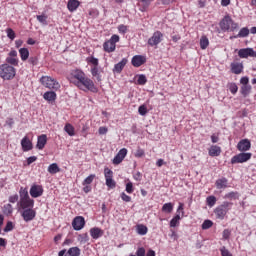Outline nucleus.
I'll list each match as a JSON object with an SVG mask.
<instances>
[{"mask_svg":"<svg viewBox=\"0 0 256 256\" xmlns=\"http://www.w3.org/2000/svg\"><path fill=\"white\" fill-rule=\"evenodd\" d=\"M70 83H73L81 91H91V93H98L99 89L95 86V82L91 80L85 72L82 70L76 69L72 70L69 76Z\"/></svg>","mask_w":256,"mask_h":256,"instance_id":"1","label":"nucleus"},{"mask_svg":"<svg viewBox=\"0 0 256 256\" xmlns=\"http://www.w3.org/2000/svg\"><path fill=\"white\" fill-rule=\"evenodd\" d=\"M220 29L224 32L230 31L233 33L239 30V24L233 21V18H231V16L227 15L220 21Z\"/></svg>","mask_w":256,"mask_h":256,"instance_id":"2","label":"nucleus"},{"mask_svg":"<svg viewBox=\"0 0 256 256\" xmlns=\"http://www.w3.org/2000/svg\"><path fill=\"white\" fill-rule=\"evenodd\" d=\"M16 73L15 67L9 64L1 65V78L4 79V81H11V79L15 78Z\"/></svg>","mask_w":256,"mask_h":256,"instance_id":"3","label":"nucleus"},{"mask_svg":"<svg viewBox=\"0 0 256 256\" xmlns=\"http://www.w3.org/2000/svg\"><path fill=\"white\" fill-rule=\"evenodd\" d=\"M233 207V204L231 202L225 201L220 206L216 207L214 210V213L217 217V219H225V215L229 213L230 209Z\"/></svg>","mask_w":256,"mask_h":256,"instance_id":"4","label":"nucleus"},{"mask_svg":"<svg viewBox=\"0 0 256 256\" xmlns=\"http://www.w3.org/2000/svg\"><path fill=\"white\" fill-rule=\"evenodd\" d=\"M40 83H41V85H43L47 89L57 90L61 87L59 82H57V80L53 79L51 76H42L40 78Z\"/></svg>","mask_w":256,"mask_h":256,"instance_id":"5","label":"nucleus"},{"mask_svg":"<svg viewBox=\"0 0 256 256\" xmlns=\"http://www.w3.org/2000/svg\"><path fill=\"white\" fill-rule=\"evenodd\" d=\"M253 154L251 152H241L231 158V164L237 165V163H247Z\"/></svg>","mask_w":256,"mask_h":256,"instance_id":"6","label":"nucleus"},{"mask_svg":"<svg viewBox=\"0 0 256 256\" xmlns=\"http://www.w3.org/2000/svg\"><path fill=\"white\" fill-rule=\"evenodd\" d=\"M183 203H179V206L176 211V215L170 221V227H178L181 217L185 216V211L183 210Z\"/></svg>","mask_w":256,"mask_h":256,"instance_id":"7","label":"nucleus"},{"mask_svg":"<svg viewBox=\"0 0 256 256\" xmlns=\"http://www.w3.org/2000/svg\"><path fill=\"white\" fill-rule=\"evenodd\" d=\"M104 177L106 179V185L109 187V189H115V187H117V182L113 180V170L105 168Z\"/></svg>","mask_w":256,"mask_h":256,"instance_id":"8","label":"nucleus"},{"mask_svg":"<svg viewBox=\"0 0 256 256\" xmlns=\"http://www.w3.org/2000/svg\"><path fill=\"white\" fill-rule=\"evenodd\" d=\"M161 41H163V33L156 31L153 33L152 37L148 39V45H150V47H157Z\"/></svg>","mask_w":256,"mask_h":256,"instance_id":"9","label":"nucleus"},{"mask_svg":"<svg viewBox=\"0 0 256 256\" xmlns=\"http://www.w3.org/2000/svg\"><path fill=\"white\" fill-rule=\"evenodd\" d=\"M21 216L26 223H29V221H33L37 217V212L33 208H28L21 212Z\"/></svg>","mask_w":256,"mask_h":256,"instance_id":"10","label":"nucleus"},{"mask_svg":"<svg viewBox=\"0 0 256 256\" xmlns=\"http://www.w3.org/2000/svg\"><path fill=\"white\" fill-rule=\"evenodd\" d=\"M6 64L12 65L13 67H17L19 65V58H17L16 50H11L8 53V57L6 58Z\"/></svg>","mask_w":256,"mask_h":256,"instance_id":"11","label":"nucleus"},{"mask_svg":"<svg viewBox=\"0 0 256 256\" xmlns=\"http://www.w3.org/2000/svg\"><path fill=\"white\" fill-rule=\"evenodd\" d=\"M72 227L74 231H81L85 227V218L83 216H77L72 221Z\"/></svg>","mask_w":256,"mask_h":256,"instance_id":"12","label":"nucleus"},{"mask_svg":"<svg viewBox=\"0 0 256 256\" xmlns=\"http://www.w3.org/2000/svg\"><path fill=\"white\" fill-rule=\"evenodd\" d=\"M240 59H247V57H256V51L253 48H242L238 51Z\"/></svg>","mask_w":256,"mask_h":256,"instance_id":"13","label":"nucleus"},{"mask_svg":"<svg viewBox=\"0 0 256 256\" xmlns=\"http://www.w3.org/2000/svg\"><path fill=\"white\" fill-rule=\"evenodd\" d=\"M238 151L241 153H245V151H249L251 149V141L249 139H242L237 144Z\"/></svg>","mask_w":256,"mask_h":256,"instance_id":"14","label":"nucleus"},{"mask_svg":"<svg viewBox=\"0 0 256 256\" xmlns=\"http://www.w3.org/2000/svg\"><path fill=\"white\" fill-rule=\"evenodd\" d=\"M125 157H127V148H122L114 157L113 164L119 165L120 163H123V159H125Z\"/></svg>","mask_w":256,"mask_h":256,"instance_id":"15","label":"nucleus"},{"mask_svg":"<svg viewBox=\"0 0 256 256\" xmlns=\"http://www.w3.org/2000/svg\"><path fill=\"white\" fill-rule=\"evenodd\" d=\"M30 195L34 199H37V197H41L43 195V186L34 184L30 188Z\"/></svg>","mask_w":256,"mask_h":256,"instance_id":"16","label":"nucleus"},{"mask_svg":"<svg viewBox=\"0 0 256 256\" xmlns=\"http://www.w3.org/2000/svg\"><path fill=\"white\" fill-rule=\"evenodd\" d=\"M131 63L133 67H141V65H145V63H147V57L143 55H135L133 56Z\"/></svg>","mask_w":256,"mask_h":256,"instance_id":"17","label":"nucleus"},{"mask_svg":"<svg viewBox=\"0 0 256 256\" xmlns=\"http://www.w3.org/2000/svg\"><path fill=\"white\" fill-rule=\"evenodd\" d=\"M19 205L21 209H33V206L35 205V201L31 198H26L24 200L19 201Z\"/></svg>","mask_w":256,"mask_h":256,"instance_id":"18","label":"nucleus"},{"mask_svg":"<svg viewBox=\"0 0 256 256\" xmlns=\"http://www.w3.org/2000/svg\"><path fill=\"white\" fill-rule=\"evenodd\" d=\"M21 147L24 152L31 151L33 149V142L29 140V137L25 136L21 140Z\"/></svg>","mask_w":256,"mask_h":256,"instance_id":"19","label":"nucleus"},{"mask_svg":"<svg viewBox=\"0 0 256 256\" xmlns=\"http://www.w3.org/2000/svg\"><path fill=\"white\" fill-rule=\"evenodd\" d=\"M45 145H47V135L42 134L37 138L36 149H39L41 151L45 149Z\"/></svg>","mask_w":256,"mask_h":256,"instance_id":"20","label":"nucleus"},{"mask_svg":"<svg viewBox=\"0 0 256 256\" xmlns=\"http://www.w3.org/2000/svg\"><path fill=\"white\" fill-rule=\"evenodd\" d=\"M250 30L247 27H243L240 29L239 33L235 36H230V39H243L245 37H249Z\"/></svg>","mask_w":256,"mask_h":256,"instance_id":"21","label":"nucleus"},{"mask_svg":"<svg viewBox=\"0 0 256 256\" xmlns=\"http://www.w3.org/2000/svg\"><path fill=\"white\" fill-rule=\"evenodd\" d=\"M127 58H123L120 62L114 65L113 73H121L123 69H125V65H127Z\"/></svg>","mask_w":256,"mask_h":256,"instance_id":"22","label":"nucleus"},{"mask_svg":"<svg viewBox=\"0 0 256 256\" xmlns=\"http://www.w3.org/2000/svg\"><path fill=\"white\" fill-rule=\"evenodd\" d=\"M232 73L234 75H241L243 73V64L242 63H231L230 65Z\"/></svg>","mask_w":256,"mask_h":256,"instance_id":"23","label":"nucleus"},{"mask_svg":"<svg viewBox=\"0 0 256 256\" xmlns=\"http://www.w3.org/2000/svg\"><path fill=\"white\" fill-rule=\"evenodd\" d=\"M81 5V2L78 0H69L67 4V9L70 11V13H73L79 9V6Z\"/></svg>","mask_w":256,"mask_h":256,"instance_id":"24","label":"nucleus"},{"mask_svg":"<svg viewBox=\"0 0 256 256\" xmlns=\"http://www.w3.org/2000/svg\"><path fill=\"white\" fill-rule=\"evenodd\" d=\"M90 235L92 239H99L100 237H103V230L99 227H93L90 229Z\"/></svg>","mask_w":256,"mask_h":256,"instance_id":"25","label":"nucleus"},{"mask_svg":"<svg viewBox=\"0 0 256 256\" xmlns=\"http://www.w3.org/2000/svg\"><path fill=\"white\" fill-rule=\"evenodd\" d=\"M228 183H229V180H227V178L225 177L219 178L215 182L216 189H227Z\"/></svg>","mask_w":256,"mask_h":256,"instance_id":"26","label":"nucleus"},{"mask_svg":"<svg viewBox=\"0 0 256 256\" xmlns=\"http://www.w3.org/2000/svg\"><path fill=\"white\" fill-rule=\"evenodd\" d=\"M43 98L45 101H48L49 103H53L57 99V93L54 91H47L44 93Z\"/></svg>","mask_w":256,"mask_h":256,"instance_id":"27","label":"nucleus"},{"mask_svg":"<svg viewBox=\"0 0 256 256\" xmlns=\"http://www.w3.org/2000/svg\"><path fill=\"white\" fill-rule=\"evenodd\" d=\"M209 155L210 157H219L221 155V147L217 145H213L209 149Z\"/></svg>","mask_w":256,"mask_h":256,"instance_id":"28","label":"nucleus"},{"mask_svg":"<svg viewBox=\"0 0 256 256\" xmlns=\"http://www.w3.org/2000/svg\"><path fill=\"white\" fill-rule=\"evenodd\" d=\"M103 47H104V51H106V53H113V51H115L117 45L110 42V40H108L103 44Z\"/></svg>","mask_w":256,"mask_h":256,"instance_id":"29","label":"nucleus"},{"mask_svg":"<svg viewBox=\"0 0 256 256\" xmlns=\"http://www.w3.org/2000/svg\"><path fill=\"white\" fill-rule=\"evenodd\" d=\"M36 19L44 27H47V25H49V22H47V19H49V17L45 13L37 15Z\"/></svg>","mask_w":256,"mask_h":256,"instance_id":"30","label":"nucleus"},{"mask_svg":"<svg viewBox=\"0 0 256 256\" xmlns=\"http://www.w3.org/2000/svg\"><path fill=\"white\" fill-rule=\"evenodd\" d=\"M80 255H81V249L79 247H72L65 254V256H80Z\"/></svg>","mask_w":256,"mask_h":256,"instance_id":"31","label":"nucleus"},{"mask_svg":"<svg viewBox=\"0 0 256 256\" xmlns=\"http://www.w3.org/2000/svg\"><path fill=\"white\" fill-rule=\"evenodd\" d=\"M148 231H149V229L147 228V226H145L143 224L136 225V233L138 235H147Z\"/></svg>","mask_w":256,"mask_h":256,"instance_id":"32","label":"nucleus"},{"mask_svg":"<svg viewBox=\"0 0 256 256\" xmlns=\"http://www.w3.org/2000/svg\"><path fill=\"white\" fill-rule=\"evenodd\" d=\"M61 171V168H59V165L57 163H52L48 166V173L51 175H55Z\"/></svg>","mask_w":256,"mask_h":256,"instance_id":"33","label":"nucleus"},{"mask_svg":"<svg viewBox=\"0 0 256 256\" xmlns=\"http://www.w3.org/2000/svg\"><path fill=\"white\" fill-rule=\"evenodd\" d=\"M19 54L22 59V61H27L29 59V49L27 48H20L19 49Z\"/></svg>","mask_w":256,"mask_h":256,"instance_id":"34","label":"nucleus"},{"mask_svg":"<svg viewBox=\"0 0 256 256\" xmlns=\"http://www.w3.org/2000/svg\"><path fill=\"white\" fill-rule=\"evenodd\" d=\"M240 93L241 95H243V97H247V95H249V93H251V85H242L241 89H240Z\"/></svg>","mask_w":256,"mask_h":256,"instance_id":"35","label":"nucleus"},{"mask_svg":"<svg viewBox=\"0 0 256 256\" xmlns=\"http://www.w3.org/2000/svg\"><path fill=\"white\" fill-rule=\"evenodd\" d=\"M19 195H20V201H23L25 199H30L29 191H27V188L21 187L19 191Z\"/></svg>","mask_w":256,"mask_h":256,"instance_id":"36","label":"nucleus"},{"mask_svg":"<svg viewBox=\"0 0 256 256\" xmlns=\"http://www.w3.org/2000/svg\"><path fill=\"white\" fill-rule=\"evenodd\" d=\"M64 131L70 136H75V128L70 123L66 124L64 127Z\"/></svg>","mask_w":256,"mask_h":256,"instance_id":"37","label":"nucleus"},{"mask_svg":"<svg viewBox=\"0 0 256 256\" xmlns=\"http://www.w3.org/2000/svg\"><path fill=\"white\" fill-rule=\"evenodd\" d=\"M209 47V38L207 36H202L200 39V48L205 50Z\"/></svg>","mask_w":256,"mask_h":256,"instance_id":"38","label":"nucleus"},{"mask_svg":"<svg viewBox=\"0 0 256 256\" xmlns=\"http://www.w3.org/2000/svg\"><path fill=\"white\" fill-rule=\"evenodd\" d=\"M162 212L163 213H172L173 212V203H171V202L165 203L162 206Z\"/></svg>","mask_w":256,"mask_h":256,"instance_id":"39","label":"nucleus"},{"mask_svg":"<svg viewBox=\"0 0 256 256\" xmlns=\"http://www.w3.org/2000/svg\"><path fill=\"white\" fill-rule=\"evenodd\" d=\"M228 89H229L230 93H232V95H235L237 93V91H239V87L237 86V84L235 82L229 83Z\"/></svg>","mask_w":256,"mask_h":256,"instance_id":"40","label":"nucleus"},{"mask_svg":"<svg viewBox=\"0 0 256 256\" xmlns=\"http://www.w3.org/2000/svg\"><path fill=\"white\" fill-rule=\"evenodd\" d=\"M206 203L208 207H215V203H217V198L215 196H208L206 198Z\"/></svg>","mask_w":256,"mask_h":256,"instance_id":"41","label":"nucleus"},{"mask_svg":"<svg viewBox=\"0 0 256 256\" xmlns=\"http://www.w3.org/2000/svg\"><path fill=\"white\" fill-rule=\"evenodd\" d=\"M91 75L96 77L97 81H101V74H99V68L97 66L91 68Z\"/></svg>","mask_w":256,"mask_h":256,"instance_id":"42","label":"nucleus"},{"mask_svg":"<svg viewBox=\"0 0 256 256\" xmlns=\"http://www.w3.org/2000/svg\"><path fill=\"white\" fill-rule=\"evenodd\" d=\"M224 199H239V192H229L225 194Z\"/></svg>","mask_w":256,"mask_h":256,"instance_id":"43","label":"nucleus"},{"mask_svg":"<svg viewBox=\"0 0 256 256\" xmlns=\"http://www.w3.org/2000/svg\"><path fill=\"white\" fill-rule=\"evenodd\" d=\"M95 177H96L95 174H90L88 177L84 179V181L82 182V185H91Z\"/></svg>","mask_w":256,"mask_h":256,"instance_id":"44","label":"nucleus"},{"mask_svg":"<svg viewBox=\"0 0 256 256\" xmlns=\"http://www.w3.org/2000/svg\"><path fill=\"white\" fill-rule=\"evenodd\" d=\"M147 83V76L144 74L138 75L137 85H145Z\"/></svg>","mask_w":256,"mask_h":256,"instance_id":"45","label":"nucleus"},{"mask_svg":"<svg viewBox=\"0 0 256 256\" xmlns=\"http://www.w3.org/2000/svg\"><path fill=\"white\" fill-rule=\"evenodd\" d=\"M138 113L142 117H145V115H147V105H145V104L140 105L139 108H138Z\"/></svg>","mask_w":256,"mask_h":256,"instance_id":"46","label":"nucleus"},{"mask_svg":"<svg viewBox=\"0 0 256 256\" xmlns=\"http://www.w3.org/2000/svg\"><path fill=\"white\" fill-rule=\"evenodd\" d=\"M211 227H213V221H211V220H205L202 223V229L203 230L211 229Z\"/></svg>","mask_w":256,"mask_h":256,"instance_id":"47","label":"nucleus"},{"mask_svg":"<svg viewBox=\"0 0 256 256\" xmlns=\"http://www.w3.org/2000/svg\"><path fill=\"white\" fill-rule=\"evenodd\" d=\"M78 238H79L80 243H88V241H89V234H87V233L80 234L78 236Z\"/></svg>","mask_w":256,"mask_h":256,"instance_id":"48","label":"nucleus"},{"mask_svg":"<svg viewBox=\"0 0 256 256\" xmlns=\"http://www.w3.org/2000/svg\"><path fill=\"white\" fill-rule=\"evenodd\" d=\"M6 33H7L8 39H11V41L15 40V37H16L15 31H13L11 28H8L6 30Z\"/></svg>","mask_w":256,"mask_h":256,"instance_id":"49","label":"nucleus"},{"mask_svg":"<svg viewBox=\"0 0 256 256\" xmlns=\"http://www.w3.org/2000/svg\"><path fill=\"white\" fill-rule=\"evenodd\" d=\"M4 213H7V215H11V213H13V205L11 204L4 205Z\"/></svg>","mask_w":256,"mask_h":256,"instance_id":"50","label":"nucleus"},{"mask_svg":"<svg viewBox=\"0 0 256 256\" xmlns=\"http://www.w3.org/2000/svg\"><path fill=\"white\" fill-rule=\"evenodd\" d=\"M13 228H14L13 222L8 221L4 228V231H5V233H9V231H13Z\"/></svg>","mask_w":256,"mask_h":256,"instance_id":"51","label":"nucleus"},{"mask_svg":"<svg viewBox=\"0 0 256 256\" xmlns=\"http://www.w3.org/2000/svg\"><path fill=\"white\" fill-rule=\"evenodd\" d=\"M120 197L122 201H125V203H131V196L126 195L125 192H122Z\"/></svg>","mask_w":256,"mask_h":256,"instance_id":"52","label":"nucleus"},{"mask_svg":"<svg viewBox=\"0 0 256 256\" xmlns=\"http://www.w3.org/2000/svg\"><path fill=\"white\" fill-rule=\"evenodd\" d=\"M8 201L9 203H17L19 201V195L14 194L9 196Z\"/></svg>","mask_w":256,"mask_h":256,"instance_id":"53","label":"nucleus"},{"mask_svg":"<svg viewBox=\"0 0 256 256\" xmlns=\"http://www.w3.org/2000/svg\"><path fill=\"white\" fill-rule=\"evenodd\" d=\"M108 41L116 45V43H119V35L117 34L112 35Z\"/></svg>","mask_w":256,"mask_h":256,"instance_id":"54","label":"nucleus"},{"mask_svg":"<svg viewBox=\"0 0 256 256\" xmlns=\"http://www.w3.org/2000/svg\"><path fill=\"white\" fill-rule=\"evenodd\" d=\"M135 157H138V158L145 157V150L138 148L136 150Z\"/></svg>","mask_w":256,"mask_h":256,"instance_id":"55","label":"nucleus"},{"mask_svg":"<svg viewBox=\"0 0 256 256\" xmlns=\"http://www.w3.org/2000/svg\"><path fill=\"white\" fill-rule=\"evenodd\" d=\"M220 251L222 256H233V254H231V252H229L225 246H223Z\"/></svg>","mask_w":256,"mask_h":256,"instance_id":"56","label":"nucleus"},{"mask_svg":"<svg viewBox=\"0 0 256 256\" xmlns=\"http://www.w3.org/2000/svg\"><path fill=\"white\" fill-rule=\"evenodd\" d=\"M141 3H142V7L144 9L142 11H145V9H147L151 5V0H141Z\"/></svg>","mask_w":256,"mask_h":256,"instance_id":"57","label":"nucleus"},{"mask_svg":"<svg viewBox=\"0 0 256 256\" xmlns=\"http://www.w3.org/2000/svg\"><path fill=\"white\" fill-rule=\"evenodd\" d=\"M126 193H129V194L133 193V183L132 182H128L126 184Z\"/></svg>","mask_w":256,"mask_h":256,"instance_id":"58","label":"nucleus"},{"mask_svg":"<svg viewBox=\"0 0 256 256\" xmlns=\"http://www.w3.org/2000/svg\"><path fill=\"white\" fill-rule=\"evenodd\" d=\"M88 63H91L92 65H94V67H97V65H99V59L95 58V57H91L88 60Z\"/></svg>","mask_w":256,"mask_h":256,"instance_id":"59","label":"nucleus"},{"mask_svg":"<svg viewBox=\"0 0 256 256\" xmlns=\"http://www.w3.org/2000/svg\"><path fill=\"white\" fill-rule=\"evenodd\" d=\"M6 125H8L10 129H13V125H15V120H13V118H7Z\"/></svg>","mask_w":256,"mask_h":256,"instance_id":"60","label":"nucleus"},{"mask_svg":"<svg viewBox=\"0 0 256 256\" xmlns=\"http://www.w3.org/2000/svg\"><path fill=\"white\" fill-rule=\"evenodd\" d=\"M118 31H119V33H122V35H125V33H127V26H125V25H119L118 26Z\"/></svg>","mask_w":256,"mask_h":256,"instance_id":"61","label":"nucleus"},{"mask_svg":"<svg viewBox=\"0 0 256 256\" xmlns=\"http://www.w3.org/2000/svg\"><path fill=\"white\" fill-rule=\"evenodd\" d=\"M37 161V156H30L27 158V165H31L32 163H35Z\"/></svg>","mask_w":256,"mask_h":256,"instance_id":"62","label":"nucleus"},{"mask_svg":"<svg viewBox=\"0 0 256 256\" xmlns=\"http://www.w3.org/2000/svg\"><path fill=\"white\" fill-rule=\"evenodd\" d=\"M137 256H145V249L143 247H139L136 251Z\"/></svg>","mask_w":256,"mask_h":256,"instance_id":"63","label":"nucleus"},{"mask_svg":"<svg viewBox=\"0 0 256 256\" xmlns=\"http://www.w3.org/2000/svg\"><path fill=\"white\" fill-rule=\"evenodd\" d=\"M241 85H249V77L244 76L240 79Z\"/></svg>","mask_w":256,"mask_h":256,"instance_id":"64","label":"nucleus"}]
</instances>
